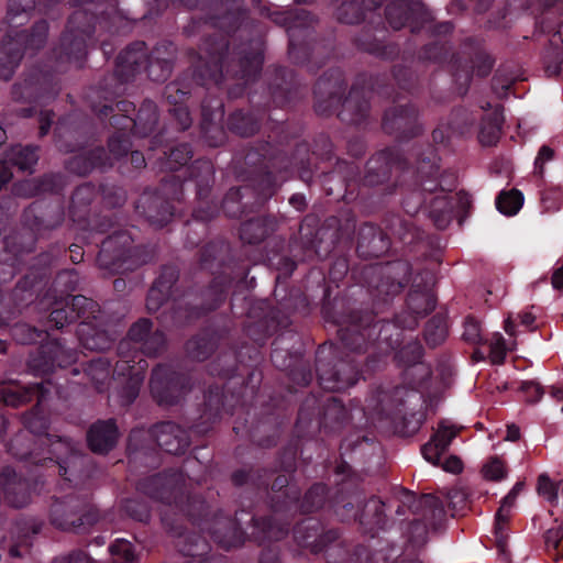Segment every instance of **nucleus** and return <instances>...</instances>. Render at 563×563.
Masks as SVG:
<instances>
[{
  "mask_svg": "<svg viewBox=\"0 0 563 563\" xmlns=\"http://www.w3.org/2000/svg\"><path fill=\"white\" fill-rule=\"evenodd\" d=\"M459 430V428L448 424L446 422L440 423L433 437L421 449L426 461L433 465H438L441 455L448 450L451 441L456 437Z\"/></svg>",
  "mask_w": 563,
  "mask_h": 563,
  "instance_id": "obj_1",
  "label": "nucleus"
},
{
  "mask_svg": "<svg viewBox=\"0 0 563 563\" xmlns=\"http://www.w3.org/2000/svg\"><path fill=\"white\" fill-rule=\"evenodd\" d=\"M118 439V430L112 421L98 422L88 432V444L96 453L111 450Z\"/></svg>",
  "mask_w": 563,
  "mask_h": 563,
  "instance_id": "obj_2",
  "label": "nucleus"
},
{
  "mask_svg": "<svg viewBox=\"0 0 563 563\" xmlns=\"http://www.w3.org/2000/svg\"><path fill=\"white\" fill-rule=\"evenodd\" d=\"M413 15L429 18V14L420 3L408 5L401 1L388 7L387 9V19L394 29H400Z\"/></svg>",
  "mask_w": 563,
  "mask_h": 563,
  "instance_id": "obj_3",
  "label": "nucleus"
},
{
  "mask_svg": "<svg viewBox=\"0 0 563 563\" xmlns=\"http://www.w3.org/2000/svg\"><path fill=\"white\" fill-rule=\"evenodd\" d=\"M503 123V114L499 109H495L488 118L484 119L479 131V142L483 145L495 144L500 134V126Z\"/></svg>",
  "mask_w": 563,
  "mask_h": 563,
  "instance_id": "obj_4",
  "label": "nucleus"
},
{
  "mask_svg": "<svg viewBox=\"0 0 563 563\" xmlns=\"http://www.w3.org/2000/svg\"><path fill=\"white\" fill-rule=\"evenodd\" d=\"M522 205L523 196L517 189L501 192L496 201L497 209L506 216L516 214L521 209Z\"/></svg>",
  "mask_w": 563,
  "mask_h": 563,
  "instance_id": "obj_5",
  "label": "nucleus"
},
{
  "mask_svg": "<svg viewBox=\"0 0 563 563\" xmlns=\"http://www.w3.org/2000/svg\"><path fill=\"white\" fill-rule=\"evenodd\" d=\"M452 206L448 201L446 197H438L431 209V216L435 225L440 229H444L451 221L452 217Z\"/></svg>",
  "mask_w": 563,
  "mask_h": 563,
  "instance_id": "obj_6",
  "label": "nucleus"
},
{
  "mask_svg": "<svg viewBox=\"0 0 563 563\" xmlns=\"http://www.w3.org/2000/svg\"><path fill=\"white\" fill-rule=\"evenodd\" d=\"M514 345V342L506 344L504 336L499 332H495L489 341V358L492 363L501 364Z\"/></svg>",
  "mask_w": 563,
  "mask_h": 563,
  "instance_id": "obj_7",
  "label": "nucleus"
},
{
  "mask_svg": "<svg viewBox=\"0 0 563 563\" xmlns=\"http://www.w3.org/2000/svg\"><path fill=\"white\" fill-rule=\"evenodd\" d=\"M559 482L554 483L547 474L538 477L537 492L552 505H559Z\"/></svg>",
  "mask_w": 563,
  "mask_h": 563,
  "instance_id": "obj_8",
  "label": "nucleus"
},
{
  "mask_svg": "<svg viewBox=\"0 0 563 563\" xmlns=\"http://www.w3.org/2000/svg\"><path fill=\"white\" fill-rule=\"evenodd\" d=\"M482 474L487 481H501L507 476V467L503 460L494 456L483 465Z\"/></svg>",
  "mask_w": 563,
  "mask_h": 563,
  "instance_id": "obj_9",
  "label": "nucleus"
},
{
  "mask_svg": "<svg viewBox=\"0 0 563 563\" xmlns=\"http://www.w3.org/2000/svg\"><path fill=\"white\" fill-rule=\"evenodd\" d=\"M511 506L512 505L505 504V500H503L501 506L496 514V540L498 549L503 554H505L506 552V543L503 537L500 536V531L508 520Z\"/></svg>",
  "mask_w": 563,
  "mask_h": 563,
  "instance_id": "obj_10",
  "label": "nucleus"
},
{
  "mask_svg": "<svg viewBox=\"0 0 563 563\" xmlns=\"http://www.w3.org/2000/svg\"><path fill=\"white\" fill-rule=\"evenodd\" d=\"M36 153L34 150L25 148H13L11 161L18 165L21 169H29L36 163Z\"/></svg>",
  "mask_w": 563,
  "mask_h": 563,
  "instance_id": "obj_11",
  "label": "nucleus"
},
{
  "mask_svg": "<svg viewBox=\"0 0 563 563\" xmlns=\"http://www.w3.org/2000/svg\"><path fill=\"white\" fill-rule=\"evenodd\" d=\"M544 540H545L547 549L549 551L550 550L556 551V553L554 554L555 560L563 558V552L560 551L561 547L563 545V528H562V526L560 528L549 529L545 532Z\"/></svg>",
  "mask_w": 563,
  "mask_h": 563,
  "instance_id": "obj_12",
  "label": "nucleus"
},
{
  "mask_svg": "<svg viewBox=\"0 0 563 563\" xmlns=\"http://www.w3.org/2000/svg\"><path fill=\"white\" fill-rule=\"evenodd\" d=\"M110 552L118 560L130 562L134 559V551L131 542L126 540H118L110 547Z\"/></svg>",
  "mask_w": 563,
  "mask_h": 563,
  "instance_id": "obj_13",
  "label": "nucleus"
},
{
  "mask_svg": "<svg viewBox=\"0 0 563 563\" xmlns=\"http://www.w3.org/2000/svg\"><path fill=\"white\" fill-rule=\"evenodd\" d=\"M448 505L454 510H462L466 506V494L459 488H453L446 494Z\"/></svg>",
  "mask_w": 563,
  "mask_h": 563,
  "instance_id": "obj_14",
  "label": "nucleus"
},
{
  "mask_svg": "<svg viewBox=\"0 0 563 563\" xmlns=\"http://www.w3.org/2000/svg\"><path fill=\"white\" fill-rule=\"evenodd\" d=\"M520 389L527 395L529 402L538 401L543 395L541 386L536 382H523Z\"/></svg>",
  "mask_w": 563,
  "mask_h": 563,
  "instance_id": "obj_15",
  "label": "nucleus"
},
{
  "mask_svg": "<svg viewBox=\"0 0 563 563\" xmlns=\"http://www.w3.org/2000/svg\"><path fill=\"white\" fill-rule=\"evenodd\" d=\"M432 328H433V322L428 324V328L426 331V340L429 344L437 345L445 339L446 331L443 325H437L434 331L432 330Z\"/></svg>",
  "mask_w": 563,
  "mask_h": 563,
  "instance_id": "obj_16",
  "label": "nucleus"
},
{
  "mask_svg": "<svg viewBox=\"0 0 563 563\" xmlns=\"http://www.w3.org/2000/svg\"><path fill=\"white\" fill-rule=\"evenodd\" d=\"M554 156V152L552 148H550L549 146L547 145H543L537 157H536V161H534V167H536V170L539 173V174H542L543 173V167H544V164L547 162H550Z\"/></svg>",
  "mask_w": 563,
  "mask_h": 563,
  "instance_id": "obj_17",
  "label": "nucleus"
},
{
  "mask_svg": "<svg viewBox=\"0 0 563 563\" xmlns=\"http://www.w3.org/2000/svg\"><path fill=\"white\" fill-rule=\"evenodd\" d=\"M562 42L561 35L554 34L551 38V45L554 46L553 49L548 51L545 55V59H553L556 64H560L563 62V49L559 46V44Z\"/></svg>",
  "mask_w": 563,
  "mask_h": 563,
  "instance_id": "obj_18",
  "label": "nucleus"
},
{
  "mask_svg": "<svg viewBox=\"0 0 563 563\" xmlns=\"http://www.w3.org/2000/svg\"><path fill=\"white\" fill-rule=\"evenodd\" d=\"M151 330V322L146 319H142L139 322L134 323V325L130 330L131 339L137 341L142 340L145 334H147Z\"/></svg>",
  "mask_w": 563,
  "mask_h": 563,
  "instance_id": "obj_19",
  "label": "nucleus"
},
{
  "mask_svg": "<svg viewBox=\"0 0 563 563\" xmlns=\"http://www.w3.org/2000/svg\"><path fill=\"white\" fill-rule=\"evenodd\" d=\"M464 338L472 342H477L481 339L479 325L474 320H467L465 322V330L463 333Z\"/></svg>",
  "mask_w": 563,
  "mask_h": 563,
  "instance_id": "obj_20",
  "label": "nucleus"
},
{
  "mask_svg": "<svg viewBox=\"0 0 563 563\" xmlns=\"http://www.w3.org/2000/svg\"><path fill=\"white\" fill-rule=\"evenodd\" d=\"M442 468L445 472L456 474L462 471L463 464H462V461L457 456L451 455L448 459H445V461L442 464Z\"/></svg>",
  "mask_w": 563,
  "mask_h": 563,
  "instance_id": "obj_21",
  "label": "nucleus"
},
{
  "mask_svg": "<svg viewBox=\"0 0 563 563\" xmlns=\"http://www.w3.org/2000/svg\"><path fill=\"white\" fill-rule=\"evenodd\" d=\"M158 444L164 448L167 452H170V453H179L181 450L185 449L186 446V443H177V444H174V443H170L167 439H166V435L165 434H162L159 438H158Z\"/></svg>",
  "mask_w": 563,
  "mask_h": 563,
  "instance_id": "obj_22",
  "label": "nucleus"
},
{
  "mask_svg": "<svg viewBox=\"0 0 563 563\" xmlns=\"http://www.w3.org/2000/svg\"><path fill=\"white\" fill-rule=\"evenodd\" d=\"M523 488L522 483H517L512 489L508 493V495L503 499L505 500V504L514 505L516 497Z\"/></svg>",
  "mask_w": 563,
  "mask_h": 563,
  "instance_id": "obj_23",
  "label": "nucleus"
},
{
  "mask_svg": "<svg viewBox=\"0 0 563 563\" xmlns=\"http://www.w3.org/2000/svg\"><path fill=\"white\" fill-rule=\"evenodd\" d=\"M345 10H356V5L354 3H344L341 8V12L339 14L340 20L344 21L345 23H354L358 20V18H347L343 14V11Z\"/></svg>",
  "mask_w": 563,
  "mask_h": 563,
  "instance_id": "obj_24",
  "label": "nucleus"
},
{
  "mask_svg": "<svg viewBox=\"0 0 563 563\" xmlns=\"http://www.w3.org/2000/svg\"><path fill=\"white\" fill-rule=\"evenodd\" d=\"M552 285L555 289L563 288V266L553 273Z\"/></svg>",
  "mask_w": 563,
  "mask_h": 563,
  "instance_id": "obj_25",
  "label": "nucleus"
},
{
  "mask_svg": "<svg viewBox=\"0 0 563 563\" xmlns=\"http://www.w3.org/2000/svg\"><path fill=\"white\" fill-rule=\"evenodd\" d=\"M520 438V430L517 426L510 424L507 428V434L505 440L507 441H517Z\"/></svg>",
  "mask_w": 563,
  "mask_h": 563,
  "instance_id": "obj_26",
  "label": "nucleus"
},
{
  "mask_svg": "<svg viewBox=\"0 0 563 563\" xmlns=\"http://www.w3.org/2000/svg\"><path fill=\"white\" fill-rule=\"evenodd\" d=\"M504 330H505V332L509 336H515L516 335L515 323H514L511 314H508L507 318L505 319V321H504Z\"/></svg>",
  "mask_w": 563,
  "mask_h": 563,
  "instance_id": "obj_27",
  "label": "nucleus"
},
{
  "mask_svg": "<svg viewBox=\"0 0 563 563\" xmlns=\"http://www.w3.org/2000/svg\"><path fill=\"white\" fill-rule=\"evenodd\" d=\"M255 228H258V223L257 222H254V221H251L249 223H245L242 228V231H241V238L250 243L253 242L252 239H250L246 234L249 231L251 230H254Z\"/></svg>",
  "mask_w": 563,
  "mask_h": 563,
  "instance_id": "obj_28",
  "label": "nucleus"
},
{
  "mask_svg": "<svg viewBox=\"0 0 563 563\" xmlns=\"http://www.w3.org/2000/svg\"><path fill=\"white\" fill-rule=\"evenodd\" d=\"M158 295L156 289H151L148 298H147V308L151 311L157 310L159 307V302L155 301V297Z\"/></svg>",
  "mask_w": 563,
  "mask_h": 563,
  "instance_id": "obj_29",
  "label": "nucleus"
},
{
  "mask_svg": "<svg viewBox=\"0 0 563 563\" xmlns=\"http://www.w3.org/2000/svg\"><path fill=\"white\" fill-rule=\"evenodd\" d=\"M521 324L529 327L533 323L534 317L531 312H522L519 314Z\"/></svg>",
  "mask_w": 563,
  "mask_h": 563,
  "instance_id": "obj_30",
  "label": "nucleus"
},
{
  "mask_svg": "<svg viewBox=\"0 0 563 563\" xmlns=\"http://www.w3.org/2000/svg\"><path fill=\"white\" fill-rule=\"evenodd\" d=\"M551 396L556 400H563V389L559 387L551 388Z\"/></svg>",
  "mask_w": 563,
  "mask_h": 563,
  "instance_id": "obj_31",
  "label": "nucleus"
},
{
  "mask_svg": "<svg viewBox=\"0 0 563 563\" xmlns=\"http://www.w3.org/2000/svg\"><path fill=\"white\" fill-rule=\"evenodd\" d=\"M302 197L294 196L290 198V203L294 205L297 209L300 208V205H302Z\"/></svg>",
  "mask_w": 563,
  "mask_h": 563,
  "instance_id": "obj_32",
  "label": "nucleus"
},
{
  "mask_svg": "<svg viewBox=\"0 0 563 563\" xmlns=\"http://www.w3.org/2000/svg\"><path fill=\"white\" fill-rule=\"evenodd\" d=\"M142 380H143V376L140 375L139 373H135L134 376L132 377V383L134 386L140 385Z\"/></svg>",
  "mask_w": 563,
  "mask_h": 563,
  "instance_id": "obj_33",
  "label": "nucleus"
},
{
  "mask_svg": "<svg viewBox=\"0 0 563 563\" xmlns=\"http://www.w3.org/2000/svg\"><path fill=\"white\" fill-rule=\"evenodd\" d=\"M438 501H439V499L437 497H434V496L430 495V496H426L424 497V503L426 504H433V503H438Z\"/></svg>",
  "mask_w": 563,
  "mask_h": 563,
  "instance_id": "obj_34",
  "label": "nucleus"
},
{
  "mask_svg": "<svg viewBox=\"0 0 563 563\" xmlns=\"http://www.w3.org/2000/svg\"><path fill=\"white\" fill-rule=\"evenodd\" d=\"M62 446H66V443H65V442H63V441H58V442L55 444V452H56V453H58Z\"/></svg>",
  "mask_w": 563,
  "mask_h": 563,
  "instance_id": "obj_35",
  "label": "nucleus"
},
{
  "mask_svg": "<svg viewBox=\"0 0 563 563\" xmlns=\"http://www.w3.org/2000/svg\"><path fill=\"white\" fill-rule=\"evenodd\" d=\"M422 298L428 302V306H429L428 309H432L433 308V302L431 301L429 296L423 295Z\"/></svg>",
  "mask_w": 563,
  "mask_h": 563,
  "instance_id": "obj_36",
  "label": "nucleus"
},
{
  "mask_svg": "<svg viewBox=\"0 0 563 563\" xmlns=\"http://www.w3.org/2000/svg\"><path fill=\"white\" fill-rule=\"evenodd\" d=\"M112 241H113V239H112V238H111V239H109L108 241H106V242L103 243V250H109V249L111 247Z\"/></svg>",
  "mask_w": 563,
  "mask_h": 563,
  "instance_id": "obj_37",
  "label": "nucleus"
},
{
  "mask_svg": "<svg viewBox=\"0 0 563 563\" xmlns=\"http://www.w3.org/2000/svg\"><path fill=\"white\" fill-rule=\"evenodd\" d=\"M547 71L550 73L551 75L556 74L558 67L555 66L552 68L551 66H548Z\"/></svg>",
  "mask_w": 563,
  "mask_h": 563,
  "instance_id": "obj_38",
  "label": "nucleus"
},
{
  "mask_svg": "<svg viewBox=\"0 0 563 563\" xmlns=\"http://www.w3.org/2000/svg\"><path fill=\"white\" fill-rule=\"evenodd\" d=\"M9 178H10V175H9L8 173H4V175H3L2 179H1V181H2V183H5V181H8V180H9Z\"/></svg>",
  "mask_w": 563,
  "mask_h": 563,
  "instance_id": "obj_39",
  "label": "nucleus"
},
{
  "mask_svg": "<svg viewBox=\"0 0 563 563\" xmlns=\"http://www.w3.org/2000/svg\"><path fill=\"white\" fill-rule=\"evenodd\" d=\"M59 314H60V312H59V311H54V312L52 313V318H53V320H56V319L59 317Z\"/></svg>",
  "mask_w": 563,
  "mask_h": 563,
  "instance_id": "obj_40",
  "label": "nucleus"
},
{
  "mask_svg": "<svg viewBox=\"0 0 563 563\" xmlns=\"http://www.w3.org/2000/svg\"><path fill=\"white\" fill-rule=\"evenodd\" d=\"M3 424H4V420H3L2 416H0V428H2Z\"/></svg>",
  "mask_w": 563,
  "mask_h": 563,
  "instance_id": "obj_41",
  "label": "nucleus"
},
{
  "mask_svg": "<svg viewBox=\"0 0 563 563\" xmlns=\"http://www.w3.org/2000/svg\"><path fill=\"white\" fill-rule=\"evenodd\" d=\"M80 258H81V255L79 253L77 254V257H74V260H77V261H80Z\"/></svg>",
  "mask_w": 563,
  "mask_h": 563,
  "instance_id": "obj_42",
  "label": "nucleus"
},
{
  "mask_svg": "<svg viewBox=\"0 0 563 563\" xmlns=\"http://www.w3.org/2000/svg\"><path fill=\"white\" fill-rule=\"evenodd\" d=\"M167 428L169 429L170 432L174 430V427L172 426H167Z\"/></svg>",
  "mask_w": 563,
  "mask_h": 563,
  "instance_id": "obj_43",
  "label": "nucleus"
},
{
  "mask_svg": "<svg viewBox=\"0 0 563 563\" xmlns=\"http://www.w3.org/2000/svg\"><path fill=\"white\" fill-rule=\"evenodd\" d=\"M42 133H46V128L42 126Z\"/></svg>",
  "mask_w": 563,
  "mask_h": 563,
  "instance_id": "obj_44",
  "label": "nucleus"
},
{
  "mask_svg": "<svg viewBox=\"0 0 563 563\" xmlns=\"http://www.w3.org/2000/svg\"><path fill=\"white\" fill-rule=\"evenodd\" d=\"M2 134H3V131H2V129L0 128V139L2 137Z\"/></svg>",
  "mask_w": 563,
  "mask_h": 563,
  "instance_id": "obj_45",
  "label": "nucleus"
},
{
  "mask_svg": "<svg viewBox=\"0 0 563 563\" xmlns=\"http://www.w3.org/2000/svg\"><path fill=\"white\" fill-rule=\"evenodd\" d=\"M135 156H139V154L137 153H133L132 157L134 158Z\"/></svg>",
  "mask_w": 563,
  "mask_h": 563,
  "instance_id": "obj_46",
  "label": "nucleus"
},
{
  "mask_svg": "<svg viewBox=\"0 0 563 563\" xmlns=\"http://www.w3.org/2000/svg\"><path fill=\"white\" fill-rule=\"evenodd\" d=\"M561 411L563 412V406H562V409H561Z\"/></svg>",
  "mask_w": 563,
  "mask_h": 563,
  "instance_id": "obj_47",
  "label": "nucleus"
}]
</instances>
